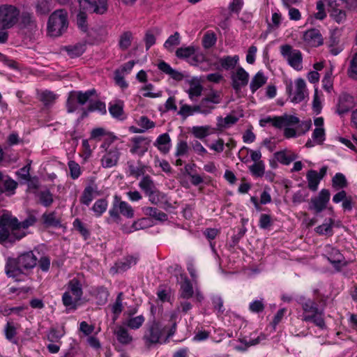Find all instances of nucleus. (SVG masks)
Segmentation results:
<instances>
[{"label": "nucleus", "mask_w": 357, "mask_h": 357, "mask_svg": "<svg viewBox=\"0 0 357 357\" xmlns=\"http://www.w3.org/2000/svg\"><path fill=\"white\" fill-rule=\"evenodd\" d=\"M321 96L322 95L319 92L318 88L315 87L312 100V110L317 114H319L322 109Z\"/></svg>", "instance_id": "obj_50"}, {"label": "nucleus", "mask_w": 357, "mask_h": 357, "mask_svg": "<svg viewBox=\"0 0 357 357\" xmlns=\"http://www.w3.org/2000/svg\"><path fill=\"white\" fill-rule=\"evenodd\" d=\"M307 96L306 84L303 79L298 78L295 80V90L290 94L291 102L298 103L303 101Z\"/></svg>", "instance_id": "obj_17"}, {"label": "nucleus", "mask_w": 357, "mask_h": 357, "mask_svg": "<svg viewBox=\"0 0 357 357\" xmlns=\"http://www.w3.org/2000/svg\"><path fill=\"white\" fill-rule=\"evenodd\" d=\"M280 53L294 69L296 70L302 69L303 56L300 50L294 49L289 45H284L280 47Z\"/></svg>", "instance_id": "obj_8"}, {"label": "nucleus", "mask_w": 357, "mask_h": 357, "mask_svg": "<svg viewBox=\"0 0 357 357\" xmlns=\"http://www.w3.org/2000/svg\"><path fill=\"white\" fill-rule=\"evenodd\" d=\"M145 321L143 315H139L130 317L126 320L125 324L131 329L136 330L139 328Z\"/></svg>", "instance_id": "obj_44"}, {"label": "nucleus", "mask_w": 357, "mask_h": 357, "mask_svg": "<svg viewBox=\"0 0 357 357\" xmlns=\"http://www.w3.org/2000/svg\"><path fill=\"white\" fill-rule=\"evenodd\" d=\"M267 78L264 76V73L261 71H259L252 77L250 84V88L252 93H254L257 90L265 84Z\"/></svg>", "instance_id": "obj_26"}, {"label": "nucleus", "mask_w": 357, "mask_h": 357, "mask_svg": "<svg viewBox=\"0 0 357 357\" xmlns=\"http://www.w3.org/2000/svg\"><path fill=\"white\" fill-rule=\"evenodd\" d=\"M40 203L45 207L50 206L54 202L53 195L49 190H41L38 193Z\"/></svg>", "instance_id": "obj_43"}, {"label": "nucleus", "mask_w": 357, "mask_h": 357, "mask_svg": "<svg viewBox=\"0 0 357 357\" xmlns=\"http://www.w3.org/2000/svg\"><path fill=\"white\" fill-rule=\"evenodd\" d=\"M128 175L138 178L139 176H144L149 170V167L143 164L140 160L137 161V165L133 161L128 162Z\"/></svg>", "instance_id": "obj_20"}, {"label": "nucleus", "mask_w": 357, "mask_h": 357, "mask_svg": "<svg viewBox=\"0 0 357 357\" xmlns=\"http://www.w3.org/2000/svg\"><path fill=\"white\" fill-rule=\"evenodd\" d=\"M232 87L236 91H239L246 86L249 81V74L241 66H238L231 75Z\"/></svg>", "instance_id": "obj_15"}, {"label": "nucleus", "mask_w": 357, "mask_h": 357, "mask_svg": "<svg viewBox=\"0 0 357 357\" xmlns=\"http://www.w3.org/2000/svg\"><path fill=\"white\" fill-rule=\"evenodd\" d=\"M132 41V33L130 32L123 33L120 38L119 46L122 50L128 49Z\"/></svg>", "instance_id": "obj_61"}, {"label": "nucleus", "mask_w": 357, "mask_h": 357, "mask_svg": "<svg viewBox=\"0 0 357 357\" xmlns=\"http://www.w3.org/2000/svg\"><path fill=\"white\" fill-rule=\"evenodd\" d=\"M33 220L19 222L16 218L8 212L0 213V243H14L26 236L24 231L33 225Z\"/></svg>", "instance_id": "obj_1"}, {"label": "nucleus", "mask_w": 357, "mask_h": 357, "mask_svg": "<svg viewBox=\"0 0 357 357\" xmlns=\"http://www.w3.org/2000/svg\"><path fill=\"white\" fill-rule=\"evenodd\" d=\"M209 126H193L191 132L199 139H203L209 134Z\"/></svg>", "instance_id": "obj_55"}, {"label": "nucleus", "mask_w": 357, "mask_h": 357, "mask_svg": "<svg viewBox=\"0 0 357 357\" xmlns=\"http://www.w3.org/2000/svg\"><path fill=\"white\" fill-rule=\"evenodd\" d=\"M330 192L327 189H322L317 196L310 199L309 209L316 213H319L327 207L330 200Z\"/></svg>", "instance_id": "obj_11"}, {"label": "nucleus", "mask_w": 357, "mask_h": 357, "mask_svg": "<svg viewBox=\"0 0 357 357\" xmlns=\"http://www.w3.org/2000/svg\"><path fill=\"white\" fill-rule=\"evenodd\" d=\"M194 294L192 285L190 281L185 278L183 281L181 283L180 295L183 298L188 299Z\"/></svg>", "instance_id": "obj_33"}, {"label": "nucleus", "mask_w": 357, "mask_h": 357, "mask_svg": "<svg viewBox=\"0 0 357 357\" xmlns=\"http://www.w3.org/2000/svg\"><path fill=\"white\" fill-rule=\"evenodd\" d=\"M306 178L308 183V188L312 191H316L321 180L318 172L315 170H310L307 173Z\"/></svg>", "instance_id": "obj_27"}, {"label": "nucleus", "mask_w": 357, "mask_h": 357, "mask_svg": "<svg viewBox=\"0 0 357 357\" xmlns=\"http://www.w3.org/2000/svg\"><path fill=\"white\" fill-rule=\"evenodd\" d=\"M100 195L97 185L94 183L89 184L85 187L82 192L79 199L80 203L88 206L93 199Z\"/></svg>", "instance_id": "obj_18"}, {"label": "nucleus", "mask_w": 357, "mask_h": 357, "mask_svg": "<svg viewBox=\"0 0 357 357\" xmlns=\"http://www.w3.org/2000/svg\"><path fill=\"white\" fill-rule=\"evenodd\" d=\"M300 122L299 119L294 115L284 114L278 116V128H284V135L287 138L294 137L297 135V130L294 126Z\"/></svg>", "instance_id": "obj_10"}, {"label": "nucleus", "mask_w": 357, "mask_h": 357, "mask_svg": "<svg viewBox=\"0 0 357 357\" xmlns=\"http://www.w3.org/2000/svg\"><path fill=\"white\" fill-rule=\"evenodd\" d=\"M38 259L33 252H26L17 258H8L5 266V272L9 278H15L24 271L33 268Z\"/></svg>", "instance_id": "obj_3"}, {"label": "nucleus", "mask_w": 357, "mask_h": 357, "mask_svg": "<svg viewBox=\"0 0 357 357\" xmlns=\"http://www.w3.org/2000/svg\"><path fill=\"white\" fill-rule=\"evenodd\" d=\"M20 11L13 6H0V29H9L16 24Z\"/></svg>", "instance_id": "obj_7"}, {"label": "nucleus", "mask_w": 357, "mask_h": 357, "mask_svg": "<svg viewBox=\"0 0 357 357\" xmlns=\"http://www.w3.org/2000/svg\"><path fill=\"white\" fill-rule=\"evenodd\" d=\"M274 156L277 161L285 165H289L297 158L295 153L287 149L275 153Z\"/></svg>", "instance_id": "obj_22"}, {"label": "nucleus", "mask_w": 357, "mask_h": 357, "mask_svg": "<svg viewBox=\"0 0 357 357\" xmlns=\"http://www.w3.org/2000/svg\"><path fill=\"white\" fill-rule=\"evenodd\" d=\"M312 139L318 144H321L325 140L324 128H315L312 135Z\"/></svg>", "instance_id": "obj_62"}, {"label": "nucleus", "mask_w": 357, "mask_h": 357, "mask_svg": "<svg viewBox=\"0 0 357 357\" xmlns=\"http://www.w3.org/2000/svg\"><path fill=\"white\" fill-rule=\"evenodd\" d=\"M216 40L215 34L212 31H208L204 36L202 40L203 46L206 49L211 48L215 44Z\"/></svg>", "instance_id": "obj_54"}, {"label": "nucleus", "mask_w": 357, "mask_h": 357, "mask_svg": "<svg viewBox=\"0 0 357 357\" xmlns=\"http://www.w3.org/2000/svg\"><path fill=\"white\" fill-rule=\"evenodd\" d=\"M80 9L103 14L107 9V0H78Z\"/></svg>", "instance_id": "obj_13"}, {"label": "nucleus", "mask_w": 357, "mask_h": 357, "mask_svg": "<svg viewBox=\"0 0 357 357\" xmlns=\"http://www.w3.org/2000/svg\"><path fill=\"white\" fill-rule=\"evenodd\" d=\"M139 187L144 192L145 195L156 189L154 181L149 175L142 176L139 183Z\"/></svg>", "instance_id": "obj_30"}, {"label": "nucleus", "mask_w": 357, "mask_h": 357, "mask_svg": "<svg viewBox=\"0 0 357 357\" xmlns=\"http://www.w3.org/2000/svg\"><path fill=\"white\" fill-rule=\"evenodd\" d=\"M86 17V13L83 10H80L77 16V24L84 32L87 30Z\"/></svg>", "instance_id": "obj_59"}, {"label": "nucleus", "mask_w": 357, "mask_h": 357, "mask_svg": "<svg viewBox=\"0 0 357 357\" xmlns=\"http://www.w3.org/2000/svg\"><path fill=\"white\" fill-rule=\"evenodd\" d=\"M6 338L13 344H17V340L15 338L17 334V328L12 321H8L4 328Z\"/></svg>", "instance_id": "obj_37"}, {"label": "nucleus", "mask_w": 357, "mask_h": 357, "mask_svg": "<svg viewBox=\"0 0 357 357\" xmlns=\"http://www.w3.org/2000/svg\"><path fill=\"white\" fill-rule=\"evenodd\" d=\"M180 35L178 32H175L171 35L164 43V47L169 51H172L174 46L179 45Z\"/></svg>", "instance_id": "obj_53"}, {"label": "nucleus", "mask_w": 357, "mask_h": 357, "mask_svg": "<svg viewBox=\"0 0 357 357\" xmlns=\"http://www.w3.org/2000/svg\"><path fill=\"white\" fill-rule=\"evenodd\" d=\"M95 93L94 90L85 92L71 91L67 100V109L68 112H75L79 105H83L90 100V97Z\"/></svg>", "instance_id": "obj_9"}, {"label": "nucleus", "mask_w": 357, "mask_h": 357, "mask_svg": "<svg viewBox=\"0 0 357 357\" xmlns=\"http://www.w3.org/2000/svg\"><path fill=\"white\" fill-rule=\"evenodd\" d=\"M117 340L123 344H128L132 341V337L128 331L123 326L118 327L115 331Z\"/></svg>", "instance_id": "obj_29"}, {"label": "nucleus", "mask_w": 357, "mask_h": 357, "mask_svg": "<svg viewBox=\"0 0 357 357\" xmlns=\"http://www.w3.org/2000/svg\"><path fill=\"white\" fill-rule=\"evenodd\" d=\"M348 185L346 177L342 173H337L332 179V186L335 190H340Z\"/></svg>", "instance_id": "obj_40"}, {"label": "nucleus", "mask_w": 357, "mask_h": 357, "mask_svg": "<svg viewBox=\"0 0 357 357\" xmlns=\"http://www.w3.org/2000/svg\"><path fill=\"white\" fill-rule=\"evenodd\" d=\"M108 203L105 199H100L95 202L91 209L95 215L98 218L100 217L107 210Z\"/></svg>", "instance_id": "obj_38"}, {"label": "nucleus", "mask_w": 357, "mask_h": 357, "mask_svg": "<svg viewBox=\"0 0 357 357\" xmlns=\"http://www.w3.org/2000/svg\"><path fill=\"white\" fill-rule=\"evenodd\" d=\"M68 166L70 170L71 178L73 179L78 178L82 174L79 165L73 160H70L68 163Z\"/></svg>", "instance_id": "obj_56"}, {"label": "nucleus", "mask_w": 357, "mask_h": 357, "mask_svg": "<svg viewBox=\"0 0 357 357\" xmlns=\"http://www.w3.org/2000/svg\"><path fill=\"white\" fill-rule=\"evenodd\" d=\"M303 40L306 45L310 47H318L323 44V38L320 31L316 29H312L305 32Z\"/></svg>", "instance_id": "obj_19"}, {"label": "nucleus", "mask_w": 357, "mask_h": 357, "mask_svg": "<svg viewBox=\"0 0 357 357\" xmlns=\"http://www.w3.org/2000/svg\"><path fill=\"white\" fill-rule=\"evenodd\" d=\"M334 225V220L328 218L325 220V222L315 228V231L319 235L332 236L333 234V227Z\"/></svg>", "instance_id": "obj_25"}, {"label": "nucleus", "mask_w": 357, "mask_h": 357, "mask_svg": "<svg viewBox=\"0 0 357 357\" xmlns=\"http://www.w3.org/2000/svg\"><path fill=\"white\" fill-rule=\"evenodd\" d=\"M85 50V45L82 43L66 47L68 54L72 58L79 56L84 52Z\"/></svg>", "instance_id": "obj_42"}, {"label": "nucleus", "mask_w": 357, "mask_h": 357, "mask_svg": "<svg viewBox=\"0 0 357 357\" xmlns=\"http://www.w3.org/2000/svg\"><path fill=\"white\" fill-rule=\"evenodd\" d=\"M180 105L181 107L178 114L184 119L197 113L196 105L191 106L190 105L183 104L182 101L180 102Z\"/></svg>", "instance_id": "obj_39"}, {"label": "nucleus", "mask_w": 357, "mask_h": 357, "mask_svg": "<svg viewBox=\"0 0 357 357\" xmlns=\"http://www.w3.org/2000/svg\"><path fill=\"white\" fill-rule=\"evenodd\" d=\"M265 308V303L263 298L254 300L249 304V310L253 313H260Z\"/></svg>", "instance_id": "obj_57"}, {"label": "nucleus", "mask_w": 357, "mask_h": 357, "mask_svg": "<svg viewBox=\"0 0 357 357\" xmlns=\"http://www.w3.org/2000/svg\"><path fill=\"white\" fill-rule=\"evenodd\" d=\"M238 118L233 115H228L225 118L218 117V127L219 128H227L236 123L238 121Z\"/></svg>", "instance_id": "obj_41"}, {"label": "nucleus", "mask_w": 357, "mask_h": 357, "mask_svg": "<svg viewBox=\"0 0 357 357\" xmlns=\"http://www.w3.org/2000/svg\"><path fill=\"white\" fill-rule=\"evenodd\" d=\"M68 26L67 11L63 9L56 10L49 17L47 33L51 37H59L67 30Z\"/></svg>", "instance_id": "obj_5"}, {"label": "nucleus", "mask_w": 357, "mask_h": 357, "mask_svg": "<svg viewBox=\"0 0 357 357\" xmlns=\"http://www.w3.org/2000/svg\"><path fill=\"white\" fill-rule=\"evenodd\" d=\"M150 146V140L144 137L137 136L131 138L130 152L139 157L143 156L148 151Z\"/></svg>", "instance_id": "obj_14"}, {"label": "nucleus", "mask_w": 357, "mask_h": 357, "mask_svg": "<svg viewBox=\"0 0 357 357\" xmlns=\"http://www.w3.org/2000/svg\"><path fill=\"white\" fill-rule=\"evenodd\" d=\"M84 277L78 274L66 284V291L62 295V303L68 311L75 310L83 296Z\"/></svg>", "instance_id": "obj_2"}, {"label": "nucleus", "mask_w": 357, "mask_h": 357, "mask_svg": "<svg viewBox=\"0 0 357 357\" xmlns=\"http://www.w3.org/2000/svg\"><path fill=\"white\" fill-rule=\"evenodd\" d=\"M155 146L162 153H167L170 147V137L168 134L164 133L158 136L155 141Z\"/></svg>", "instance_id": "obj_31"}, {"label": "nucleus", "mask_w": 357, "mask_h": 357, "mask_svg": "<svg viewBox=\"0 0 357 357\" xmlns=\"http://www.w3.org/2000/svg\"><path fill=\"white\" fill-rule=\"evenodd\" d=\"M136 123L142 130H144V132L155 126V123L146 116H140L136 120Z\"/></svg>", "instance_id": "obj_48"}, {"label": "nucleus", "mask_w": 357, "mask_h": 357, "mask_svg": "<svg viewBox=\"0 0 357 357\" xmlns=\"http://www.w3.org/2000/svg\"><path fill=\"white\" fill-rule=\"evenodd\" d=\"M2 185L3 187L0 188V191L10 196L15 193V190L17 186V183L10 178L8 176H6Z\"/></svg>", "instance_id": "obj_36"}, {"label": "nucleus", "mask_w": 357, "mask_h": 357, "mask_svg": "<svg viewBox=\"0 0 357 357\" xmlns=\"http://www.w3.org/2000/svg\"><path fill=\"white\" fill-rule=\"evenodd\" d=\"M328 6L331 16L338 23L346 19V13L343 10L345 7L344 0H325Z\"/></svg>", "instance_id": "obj_12"}, {"label": "nucleus", "mask_w": 357, "mask_h": 357, "mask_svg": "<svg viewBox=\"0 0 357 357\" xmlns=\"http://www.w3.org/2000/svg\"><path fill=\"white\" fill-rule=\"evenodd\" d=\"M56 96L52 91H45L40 93V100L46 105L55 100Z\"/></svg>", "instance_id": "obj_64"}, {"label": "nucleus", "mask_w": 357, "mask_h": 357, "mask_svg": "<svg viewBox=\"0 0 357 357\" xmlns=\"http://www.w3.org/2000/svg\"><path fill=\"white\" fill-rule=\"evenodd\" d=\"M123 294L122 292H120L118 294L114 303L112 305V311L115 315L114 318V319H116L119 314L123 311Z\"/></svg>", "instance_id": "obj_46"}, {"label": "nucleus", "mask_w": 357, "mask_h": 357, "mask_svg": "<svg viewBox=\"0 0 357 357\" xmlns=\"http://www.w3.org/2000/svg\"><path fill=\"white\" fill-rule=\"evenodd\" d=\"M249 170L252 174L256 177H261L265 173V164L264 162L254 163L249 167Z\"/></svg>", "instance_id": "obj_51"}, {"label": "nucleus", "mask_w": 357, "mask_h": 357, "mask_svg": "<svg viewBox=\"0 0 357 357\" xmlns=\"http://www.w3.org/2000/svg\"><path fill=\"white\" fill-rule=\"evenodd\" d=\"M188 84L189 87L186 90V92L188 94L189 98L193 101L201 96L203 87L199 81L197 79L189 80Z\"/></svg>", "instance_id": "obj_21"}, {"label": "nucleus", "mask_w": 357, "mask_h": 357, "mask_svg": "<svg viewBox=\"0 0 357 357\" xmlns=\"http://www.w3.org/2000/svg\"><path fill=\"white\" fill-rule=\"evenodd\" d=\"M146 195L149 197V200L153 204H158L164 197L163 194L158 190L157 188L146 194Z\"/></svg>", "instance_id": "obj_63"}, {"label": "nucleus", "mask_w": 357, "mask_h": 357, "mask_svg": "<svg viewBox=\"0 0 357 357\" xmlns=\"http://www.w3.org/2000/svg\"><path fill=\"white\" fill-rule=\"evenodd\" d=\"M238 61L239 56L238 55H234L233 56H227L220 58L219 63L222 68L229 70L234 68L238 63Z\"/></svg>", "instance_id": "obj_32"}, {"label": "nucleus", "mask_w": 357, "mask_h": 357, "mask_svg": "<svg viewBox=\"0 0 357 357\" xmlns=\"http://www.w3.org/2000/svg\"><path fill=\"white\" fill-rule=\"evenodd\" d=\"M322 85L324 90L331 92L333 89L332 70L327 71L322 79Z\"/></svg>", "instance_id": "obj_60"}, {"label": "nucleus", "mask_w": 357, "mask_h": 357, "mask_svg": "<svg viewBox=\"0 0 357 357\" xmlns=\"http://www.w3.org/2000/svg\"><path fill=\"white\" fill-rule=\"evenodd\" d=\"M298 304L301 306L303 312L299 315L301 320L311 321L317 327L324 329L326 327L323 311L318 308V305L314 301L300 297L298 300Z\"/></svg>", "instance_id": "obj_4"}, {"label": "nucleus", "mask_w": 357, "mask_h": 357, "mask_svg": "<svg viewBox=\"0 0 357 357\" xmlns=\"http://www.w3.org/2000/svg\"><path fill=\"white\" fill-rule=\"evenodd\" d=\"M120 150L116 146H112L105 151V155L101 159V165L104 168H111L116 166L120 158Z\"/></svg>", "instance_id": "obj_16"}, {"label": "nucleus", "mask_w": 357, "mask_h": 357, "mask_svg": "<svg viewBox=\"0 0 357 357\" xmlns=\"http://www.w3.org/2000/svg\"><path fill=\"white\" fill-rule=\"evenodd\" d=\"M109 214L116 222H119L121 220L120 215L127 218H132L134 217V210L128 203L121 201L120 198L115 196L112 207L109 211Z\"/></svg>", "instance_id": "obj_6"}, {"label": "nucleus", "mask_w": 357, "mask_h": 357, "mask_svg": "<svg viewBox=\"0 0 357 357\" xmlns=\"http://www.w3.org/2000/svg\"><path fill=\"white\" fill-rule=\"evenodd\" d=\"M143 212L145 215H149L157 220L165 221L167 220V215L161 211L158 210L153 207H144L143 208Z\"/></svg>", "instance_id": "obj_35"}, {"label": "nucleus", "mask_w": 357, "mask_h": 357, "mask_svg": "<svg viewBox=\"0 0 357 357\" xmlns=\"http://www.w3.org/2000/svg\"><path fill=\"white\" fill-rule=\"evenodd\" d=\"M326 248L328 250H332V255L328 257V261L332 264H333L335 268H338L339 265L341 263L342 259V255L340 253V252L337 250L331 247L330 245H327Z\"/></svg>", "instance_id": "obj_47"}, {"label": "nucleus", "mask_w": 357, "mask_h": 357, "mask_svg": "<svg viewBox=\"0 0 357 357\" xmlns=\"http://www.w3.org/2000/svg\"><path fill=\"white\" fill-rule=\"evenodd\" d=\"M109 112L114 118L122 119V116L123 113V102H118L116 103L111 105L109 107Z\"/></svg>", "instance_id": "obj_49"}, {"label": "nucleus", "mask_w": 357, "mask_h": 357, "mask_svg": "<svg viewBox=\"0 0 357 357\" xmlns=\"http://www.w3.org/2000/svg\"><path fill=\"white\" fill-rule=\"evenodd\" d=\"M92 294L96 297L98 305H104L107 301L109 292L106 288L103 287H96L93 290Z\"/></svg>", "instance_id": "obj_34"}, {"label": "nucleus", "mask_w": 357, "mask_h": 357, "mask_svg": "<svg viewBox=\"0 0 357 357\" xmlns=\"http://www.w3.org/2000/svg\"><path fill=\"white\" fill-rule=\"evenodd\" d=\"M52 8V0H40L36 5V11L39 14H47Z\"/></svg>", "instance_id": "obj_45"}, {"label": "nucleus", "mask_w": 357, "mask_h": 357, "mask_svg": "<svg viewBox=\"0 0 357 357\" xmlns=\"http://www.w3.org/2000/svg\"><path fill=\"white\" fill-rule=\"evenodd\" d=\"M353 106V98L344 94L340 97L338 103V112L340 114L348 112Z\"/></svg>", "instance_id": "obj_28"}, {"label": "nucleus", "mask_w": 357, "mask_h": 357, "mask_svg": "<svg viewBox=\"0 0 357 357\" xmlns=\"http://www.w3.org/2000/svg\"><path fill=\"white\" fill-rule=\"evenodd\" d=\"M137 261V256H127L117 262L116 266L119 271H125L135 265Z\"/></svg>", "instance_id": "obj_24"}, {"label": "nucleus", "mask_w": 357, "mask_h": 357, "mask_svg": "<svg viewBox=\"0 0 357 357\" xmlns=\"http://www.w3.org/2000/svg\"><path fill=\"white\" fill-rule=\"evenodd\" d=\"M197 113L208 114L214 109L215 106L208 103L205 99H202L199 105H196Z\"/></svg>", "instance_id": "obj_52"}, {"label": "nucleus", "mask_w": 357, "mask_h": 357, "mask_svg": "<svg viewBox=\"0 0 357 357\" xmlns=\"http://www.w3.org/2000/svg\"><path fill=\"white\" fill-rule=\"evenodd\" d=\"M348 75L353 79H357V52L354 55L350 61Z\"/></svg>", "instance_id": "obj_58"}, {"label": "nucleus", "mask_w": 357, "mask_h": 357, "mask_svg": "<svg viewBox=\"0 0 357 357\" xmlns=\"http://www.w3.org/2000/svg\"><path fill=\"white\" fill-rule=\"evenodd\" d=\"M162 333L159 326L157 324H153L146 331L144 335V339L150 343H157Z\"/></svg>", "instance_id": "obj_23"}]
</instances>
